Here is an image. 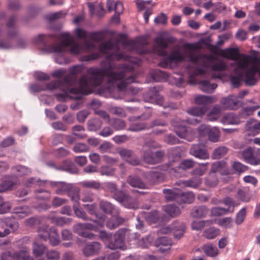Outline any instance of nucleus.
<instances>
[{"instance_id":"nucleus-3","label":"nucleus","mask_w":260,"mask_h":260,"mask_svg":"<svg viewBox=\"0 0 260 260\" xmlns=\"http://www.w3.org/2000/svg\"><path fill=\"white\" fill-rule=\"evenodd\" d=\"M116 52L118 54L122 55V57L120 59H116L113 58L109 62V64L112 65L111 68V72L114 73L116 75L113 81H110L108 79L106 78L107 80V89L109 91H111L112 89L116 88L118 90L122 91L124 90H128L133 94H137L139 90L132 85L128 84L133 82H135V79L132 75H128V73L131 71L132 69L125 64H122V66L117 67L116 63L114 62L115 60H120L124 58V55L122 53L119 52V49L117 51H113V52Z\"/></svg>"},{"instance_id":"nucleus-10","label":"nucleus","mask_w":260,"mask_h":260,"mask_svg":"<svg viewBox=\"0 0 260 260\" xmlns=\"http://www.w3.org/2000/svg\"><path fill=\"white\" fill-rule=\"evenodd\" d=\"M121 196L116 197L117 201L125 208L136 209L138 208V202L136 199L133 198L124 192L120 193Z\"/></svg>"},{"instance_id":"nucleus-50","label":"nucleus","mask_w":260,"mask_h":260,"mask_svg":"<svg viewBox=\"0 0 260 260\" xmlns=\"http://www.w3.org/2000/svg\"><path fill=\"white\" fill-rule=\"evenodd\" d=\"M220 233L219 230L214 227L210 228L206 230L204 232V236L208 239H212L216 238Z\"/></svg>"},{"instance_id":"nucleus-38","label":"nucleus","mask_w":260,"mask_h":260,"mask_svg":"<svg viewBox=\"0 0 260 260\" xmlns=\"http://www.w3.org/2000/svg\"><path fill=\"white\" fill-rule=\"evenodd\" d=\"M87 124L88 131H96L101 128L103 123L100 119L94 118L89 119Z\"/></svg>"},{"instance_id":"nucleus-6","label":"nucleus","mask_w":260,"mask_h":260,"mask_svg":"<svg viewBox=\"0 0 260 260\" xmlns=\"http://www.w3.org/2000/svg\"><path fill=\"white\" fill-rule=\"evenodd\" d=\"M215 98L211 96L204 95H197L194 98L196 104L203 105L201 107H194L188 111V113L192 117L187 118L185 121L191 124H196L200 122L201 117L203 115L207 110V106L215 102Z\"/></svg>"},{"instance_id":"nucleus-48","label":"nucleus","mask_w":260,"mask_h":260,"mask_svg":"<svg viewBox=\"0 0 260 260\" xmlns=\"http://www.w3.org/2000/svg\"><path fill=\"white\" fill-rule=\"evenodd\" d=\"M51 228L46 224L39 227L38 230L39 237L44 241H46L48 238Z\"/></svg>"},{"instance_id":"nucleus-57","label":"nucleus","mask_w":260,"mask_h":260,"mask_svg":"<svg viewBox=\"0 0 260 260\" xmlns=\"http://www.w3.org/2000/svg\"><path fill=\"white\" fill-rule=\"evenodd\" d=\"M100 208L101 210L107 214L112 213L114 209V206L109 202L106 201H102L100 203Z\"/></svg>"},{"instance_id":"nucleus-41","label":"nucleus","mask_w":260,"mask_h":260,"mask_svg":"<svg viewBox=\"0 0 260 260\" xmlns=\"http://www.w3.org/2000/svg\"><path fill=\"white\" fill-rule=\"evenodd\" d=\"M203 250L206 255L210 257H215L218 253L217 248L210 243L205 245Z\"/></svg>"},{"instance_id":"nucleus-18","label":"nucleus","mask_w":260,"mask_h":260,"mask_svg":"<svg viewBox=\"0 0 260 260\" xmlns=\"http://www.w3.org/2000/svg\"><path fill=\"white\" fill-rule=\"evenodd\" d=\"M242 156L245 160L251 165H258L260 164V158H257L253 154V150L249 147L242 152Z\"/></svg>"},{"instance_id":"nucleus-60","label":"nucleus","mask_w":260,"mask_h":260,"mask_svg":"<svg viewBox=\"0 0 260 260\" xmlns=\"http://www.w3.org/2000/svg\"><path fill=\"white\" fill-rule=\"evenodd\" d=\"M45 247L44 245L38 244L35 242L33 244L32 252L36 257L41 256L45 251Z\"/></svg>"},{"instance_id":"nucleus-28","label":"nucleus","mask_w":260,"mask_h":260,"mask_svg":"<svg viewBox=\"0 0 260 260\" xmlns=\"http://www.w3.org/2000/svg\"><path fill=\"white\" fill-rule=\"evenodd\" d=\"M34 43L43 50L48 52L47 49L52 47L51 45H48V40L47 37L44 35H39L33 40Z\"/></svg>"},{"instance_id":"nucleus-63","label":"nucleus","mask_w":260,"mask_h":260,"mask_svg":"<svg viewBox=\"0 0 260 260\" xmlns=\"http://www.w3.org/2000/svg\"><path fill=\"white\" fill-rule=\"evenodd\" d=\"M36 197L40 200H48L50 198V192L44 189H38L35 191Z\"/></svg>"},{"instance_id":"nucleus-58","label":"nucleus","mask_w":260,"mask_h":260,"mask_svg":"<svg viewBox=\"0 0 260 260\" xmlns=\"http://www.w3.org/2000/svg\"><path fill=\"white\" fill-rule=\"evenodd\" d=\"M212 223L211 220L194 221L191 224V227L194 230L199 231L202 230L206 225H210Z\"/></svg>"},{"instance_id":"nucleus-37","label":"nucleus","mask_w":260,"mask_h":260,"mask_svg":"<svg viewBox=\"0 0 260 260\" xmlns=\"http://www.w3.org/2000/svg\"><path fill=\"white\" fill-rule=\"evenodd\" d=\"M164 211L172 217H175L180 214L179 207L174 205H167L163 207Z\"/></svg>"},{"instance_id":"nucleus-54","label":"nucleus","mask_w":260,"mask_h":260,"mask_svg":"<svg viewBox=\"0 0 260 260\" xmlns=\"http://www.w3.org/2000/svg\"><path fill=\"white\" fill-rule=\"evenodd\" d=\"M14 256L17 260H34L33 258L29 255L28 252L25 250L14 252Z\"/></svg>"},{"instance_id":"nucleus-21","label":"nucleus","mask_w":260,"mask_h":260,"mask_svg":"<svg viewBox=\"0 0 260 260\" xmlns=\"http://www.w3.org/2000/svg\"><path fill=\"white\" fill-rule=\"evenodd\" d=\"M202 183V179L199 177H194L185 181L180 180L176 183L181 187H187L197 188Z\"/></svg>"},{"instance_id":"nucleus-62","label":"nucleus","mask_w":260,"mask_h":260,"mask_svg":"<svg viewBox=\"0 0 260 260\" xmlns=\"http://www.w3.org/2000/svg\"><path fill=\"white\" fill-rule=\"evenodd\" d=\"M14 172L17 173L19 176L28 175L30 174L31 170L25 166L18 165L13 168Z\"/></svg>"},{"instance_id":"nucleus-33","label":"nucleus","mask_w":260,"mask_h":260,"mask_svg":"<svg viewBox=\"0 0 260 260\" xmlns=\"http://www.w3.org/2000/svg\"><path fill=\"white\" fill-rule=\"evenodd\" d=\"M82 226L81 223H78L75 224L73 226L74 232L81 237L93 239L94 238V235L92 233L84 231Z\"/></svg>"},{"instance_id":"nucleus-39","label":"nucleus","mask_w":260,"mask_h":260,"mask_svg":"<svg viewBox=\"0 0 260 260\" xmlns=\"http://www.w3.org/2000/svg\"><path fill=\"white\" fill-rule=\"evenodd\" d=\"M200 85L201 89L207 93H212L217 86L216 83L211 84L208 81L205 80L201 81Z\"/></svg>"},{"instance_id":"nucleus-64","label":"nucleus","mask_w":260,"mask_h":260,"mask_svg":"<svg viewBox=\"0 0 260 260\" xmlns=\"http://www.w3.org/2000/svg\"><path fill=\"white\" fill-rule=\"evenodd\" d=\"M182 154L181 150L178 147H174L170 150L169 157H172V161H176L179 160Z\"/></svg>"},{"instance_id":"nucleus-29","label":"nucleus","mask_w":260,"mask_h":260,"mask_svg":"<svg viewBox=\"0 0 260 260\" xmlns=\"http://www.w3.org/2000/svg\"><path fill=\"white\" fill-rule=\"evenodd\" d=\"M16 20V16L13 15L9 18L7 22V26L8 29V35L10 38H14L17 34V30L15 25Z\"/></svg>"},{"instance_id":"nucleus-31","label":"nucleus","mask_w":260,"mask_h":260,"mask_svg":"<svg viewBox=\"0 0 260 260\" xmlns=\"http://www.w3.org/2000/svg\"><path fill=\"white\" fill-rule=\"evenodd\" d=\"M208 209L205 206L194 207L191 211V215L194 218L204 217L208 214Z\"/></svg>"},{"instance_id":"nucleus-25","label":"nucleus","mask_w":260,"mask_h":260,"mask_svg":"<svg viewBox=\"0 0 260 260\" xmlns=\"http://www.w3.org/2000/svg\"><path fill=\"white\" fill-rule=\"evenodd\" d=\"M162 192L167 201H175L179 203L180 189L177 188L164 189Z\"/></svg>"},{"instance_id":"nucleus-26","label":"nucleus","mask_w":260,"mask_h":260,"mask_svg":"<svg viewBox=\"0 0 260 260\" xmlns=\"http://www.w3.org/2000/svg\"><path fill=\"white\" fill-rule=\"evenodd\" d=\"M172 244V240L167 236L158 238L155 242V245L157 247H160L162 252L169 249Z\"/></svg>"},{"instance_id":"nucleus-52","label":"nucleus","mask_w":260,"mask_h":260,"mask_svg":"<svg viewBox=\"0 0 260 260\" xmlns=\"http://www.w3.org/2000/svg\"><path fill=\"white\" fill-rule=\"evenodd\" d=\"M47 180H42L34 177L28 178L25 182V185L27 187H31L35 185L39 186L46 185Z\"/></svg>"},{"instance_id":"nucleus-8","label":"nucleus","mask_w":260,"mask_h":260,"mask_svg":"<svg viewBox=\"0 0 260 260\" xmlns=\"http://www.w3.org/2000/svg\"><path fill=\"white\" fill-rule=\"evenodd\" d=\"M172 124L174 127L175 133L181 139L191 142L195 138V131L190 127L185 126L183 120L175 118L172 120Z\"/></svg>"},{"instance_id":"nucleus-1","label":"nucleus","mask_w":260,"mask_h":260,"mask_svg":"<svg viewBox=\"0 0 260 260\" xmlns=\"http://www.w3.org/2000/svg\"><path fill=\"white\" fill-rule=\"evenodd\" d=\"M100 51L107 54L106 60L102 62V68H90L87 70V75L82 76L79 80V86L75 87L76 82L75 76L81 73L84 67L76 65L69 68L70 73L65 76L63 80L54 81L47 85L49 89H60L61 93H57L56 97L58 101H63L67 98L79 99L82 95H87L92 92V88L100 86L104 79L107 78L109 81L114 80L116 75L111 72L112 65L109 62L113 58L120 59L122 55L113 51L118 49V42L114 43L112 40L102 43L99 46Z\"/></svg>"},{"instance_id":"nucleus-40","label":"nucleus","mask_w":260,"mask_h":260,"mask_svg":"<svg viewBox=\"0 0 260 260\" xmlns=\"http://www.w3.org/2000/svg\"><path fill=\"white\" fill-rule=\"evenodd\" d=\"M172 228L173 230L175 237L179 239L183 236L184 233L185 225L183 223L177 222L175 223Z\"/></svg>"},{"instance_id":"nucleus-61","label":"nucleus","mask_w":260,"mask_h":260,"mask_svg":"<svg viewBox=\"0 0 260 260\" xmlns=\"http://www.w3.org/2000/svg\"><path fill=\"white\" fill-rule=\"evenodd\" d=\"M208 134L209 140L212 142H216L218 141L220 137V132L216 127L211 128Z\"/></svg>"},{"instance_id":"nucleus-59","label":"nucleus","mask_w":260,"mask_h":260,"mask_svg":"<svg viewBox=\"0 0 260 260\" xmlns=\"http://www.w3.org/2000/svg\"><path fill=\"white\" fill-rule=\"evenodd\" d=\"M109 124L116 131L122 129L125 127L124 121L118 118L111 120Z\"/></svg>"},{"instance_id":"nucleus-23","label":"nucleus","mask_w":260,"mask_h":260,"mask_svg":"<svg viewBox=\"0 0 260 260\" xmlns=\"http://www.w3.org/2000/svg\"><path fill=\"white\" fill-rule=\"evenodd\" d=\"M145 100L146 102H150V103H155L156 104L159 105L161 106L164 107L165 108L170 107L171 108H175L172 105H167L164 104L163 103V98L160 96L157 92H155L153 94V95H151L150 93H148L145 96Z\"/></svg>"},{"instance_id":"nucleus-47","label":"nucleus","mask_w":260,"mask_h":260,"mask_svg":"<svg viewBox=\"0 0 260 260\" xmlns=\"http://www.w3.org/2000/svg\"><path fill=\"white\" fill-rule=\"evenodd\" d=\"M51 223L56 225L62 226L64 224H69L72 221L70 218L64 217H53L51 218Z\"/></svg>"},{"instance_id":"nucleus-35","label":"nucleus","mask_w":260,"mask_h":260,"mask_svg":"<svg viewBox=\"0 0 260 260\" xmlns=\"http://www.w3.org/2000/svg\"><path fill=\"white\" fill-rule=\"evenodd\" d=\"M15 184V182L13 180L12 178L10 177L4 178L0 183V192L12 189Z\"/></svg>"},{"instance_id":"nucleus-45","label":"nucleus","mask_w":260,"mask_h":260,"mask_svg":"<svg viewBox=\"0 0 260 260\" xmlns=\"http://www.w3.org/2000/svg\"><path fill=\"white\" fill-rule=\"evenodd\" d=\"M259 108L257 106H247L243 108L239 113L242 120L245 119L247 116L252 115L253 112Z\"/></svg>"},{"instance_id":"nucleus-16","label":"nucleus","mask_w":260,"mask_h":260,"mask_svg":"<svg viewBox=\"0 0 260 260\" xmlns=\"http://www.w3.org/2000/svg\"><path fill=\"white\" fill-rule=\"evenodd\" d=\"M87 6L90 15H96L99 18H102L105 15L106 11L101 3H88Z\"/></svg>"},{"instance_id":"nucleus-49","label":"nucleus","mask_w":260,"mask_h":260,"mask_svg":"<svg viewBox=\"0 0 260 260\" xmlns=\"http://www.w3.org/2000/svg\"><path fill=\"white\" fill-rule=\"evenodd\" d=\"M105 186L107 189L112 193L113 198L117 200L116 197L119 196V197L121 196L120 193H122L123 192L121 191H119L117 188L116 185L112 182H107L105 183Z\"/></svg>"},{"instance_id":"nucleus-51","label":"nucleus","mask_w":260,"mask_h":260,"mask_svg":"<svg viewBox=\"0 0 260 260\" xmlns=\"http://www.w3.org/2000/svg\"><path fill=\"white\" fill-rule=\"evenodd\" d=\"M208 164V163L200 164L198 167L195 168L191 172V174L199 177L203 175L208 170L207 165Z\"/></svg>"},{"instance_id":"nucleus-42","label":"nucleus","mask_w":260,"mask_h":260,"mask_svg":"<svg viewBox=\"0 0 260 260\" xmlns=\"http://www.w3.org/2000/svg\"><path fill=\"white\" fill-rule=\"evenodd\" d=\"M142 155L145 162L148 164H155L154 153L151 150L142 148Z\"/></svg>"},{"instance_id":"nucleus-46","label":"nucleus","mask_w":260,"mask_h":260,"mask_svg":"<svg viewBox=\"0 0 260 260\" xmlns=\"http://www.w3.org/2000/svg\"><path fill=\"white\" fill-rule=\"evenodd\" d=\"M123 221V220L122 218L118 216H113L107 221L106 225L109 229L113 230L116 228Z\"/></svg>"},{"instance_id":"nucleus-15","label":"nucleus","mask_w":260,"mask_h":260,"mask_svg":"<svg viewBox=\"0 0 260 260\" xmlns=\"http://www.w3.org/2000/svg\"><path fill=\"white\" fill-rule=\"evenodd\" d=\"M105 220V215H101L98 219L93 220V223H81L84 231L86 230L98 231L100 228L103 227ZM92 221V220H91Z\"/></svg>"},{"instance_id":"nucleus-14","label":"nucleus","mask_w":260,"mask_h":260,"mask_svg":"<svg viewBox=\"0 0 260 260\" xmlns=\"http://www.w3.org/2000/svg\"><path fill=\"white\" fill-rule=\"evenodd\" d=\"M189 153L200 159H207L209 157V155L207 150L203 148L199 144L193 145L190 149Z\"/></svg>"},{"instance_id":"nucleus-32","label":"nucleus","mask_w":260,"mask_h":260,"mask_svg":"<svg viewBox=\"0 0 260 260\" xmlns=\"http://www.w3.org/2000/svg\"><path fill=\"white\" fill-rule=\"evenodd\" d=\"M179 199L178 204L181 203H192L195 198L194 193L192 191H187L186 192H183L180 190L179 193Z\"/></svg>"},{"instance_id":"nucleus-43","label":"nucleus","mask_w":260,"mask_h":260,"mask_svg":"<svg viewBox=\"0 0 260 260\" xmlns=\"http://www.w3.org/2000/svg\"><path fill=\"white\" fill-rule=\"evenodd\" d=\"M78 45L81 47V50L79 52V54L83 51H90L93 50L95 48V45L90 39L88 40L87 38L85 39L82 44L77 42Z\"/></svg>"},{"instance_id":"nucleus-4","label":"nucleus","mask_w":260,"mask_h":260,"mask_svg":"<svg viewBox=\"0 0 260 260\" xmlns=\"http://www.w3.org/2000/svg\"><path fill=\"white\" fill-rule=\"evenodd\" d=\"M81 48L72 35L69 32H63L60 34V42L52 45V47L48 48L47 50L48 52L56 54L55 57L56 63L64 64L70 62V58L65 55L67 50L71 54L77 55L79 54Z\"/></svg>"},{"instance_id":"nucleus-24","label":"nucleus","mask_w":260,"mask_h":260,"mask_svg":"<svg viewBox=\"0 0 260 260\" xmlns=\"http://www.w3.org/2000/svg\"><path fill=\"white\" fill-rule=\"evenodd\" d=\"M56 169L59 170L65 171L71 174H76L78 172V169L73 162L68 159L63 160L62 164L56 167Z\"/></svg>"},{"instance_id":"nucleus-5","label":"nucleus","mask_w":260,"mask_h":260,"mask_svg":"<svg viewBox=\"0 0 260 260\" xmlns=\"http://www.w3.org/2000/svg\"><path fill=\"white\" fill-rule=\"evenodd\" d=\"M189 59L196 67L193 73H190L188 76V81L190 84H195L197 75L204 74L207 69L211 66L215 58L213 55L206 54H195L189 52Z\"/></svg>"},{"instance_id":"nucleus-12","label":"nucleus","mask_w":260,"mask_h":260,"mask_svg":"<svg viewBox=\"0 0 260 260\" xmlns=\"http://www.w3.org/2000/svg\"><path fill=\"white\" fill-rule=\"evenodd\" d=\"M220 103L223 108L227 110H236L239 107V101L234 95L222 98Z\"/></svg>"},{"instance_id":"nucleus-55","label":"nucleus","mask_w":260,"mask_h":260,"mask_svg":"<svg viewBox=\"0 0 260 260\" xmlns=\"http://www.w3.org/2000/svg\"><path fill=\"white\" fill-rule=\"evenodd\" d=\"M81 184L84 187L92 188L96 190L100 189L102 188L101 183L97 181H84L82 182Z\"/></svg>"},{"instance_id":"nucleus-9","label":"nucleus","mask_w":260,"mask_h":260,"mask_svg":"<svg viewBox=\"0 0 260 260\" xmlns=\"http://www.w3.org/2000/svg\"><path fill=\"white\" fill-rule=\"evenodd\" d=\"M126 232V229H120L115 234L112 235L107 243V247L112 250L117 249L125 250L126 246L124 244V239Z\"/></svg>"},{"instance_id":"nucleus-56","label":"nucleus","mask_w":260,"mask_h":260,"mask_svg":"<svg viewBox=\"0 0 260 260\" xmlns=\"http://www.w3.org/2000/svg\"><path fill=\"white\" fill-rule=\"evenodd\" d=\"M232 167L235 173L239 175L245 172L248 169V167L247 166L243 165L239 161L233 162L232 165Z\"/></svg>"},{"instance_id":"nucleus-30","label":"nucleus","mask_w":260,"mask_h":260,"mask_svg":"<svg viewBox=\"0 0 260 260\" xmlns=\"http://www.w3.org/2000/svg\"><path fill=\"white\" fill-rule=\"evenodd\" d=\"M149 74L152 79L156 82L166 80L168 78V75L166 72L158 69L151 70Z\"/></svg>"},{"instance_id":"nucleus-13","label":"nucleus","mask_w":260,"mask_h":260,"mask_svg":"<svg viewBox=\"0 0 260 260\" xmlns=\"http://www.w3.org/2000/svg\"><path fill=\"white\" fill-rule=\"evenodd\" d=\"M118 152L120 156L129 164L133 166H136L139 164V159L132 150L126 148H122Z\"/></svg>"},{"instance_id":"nucleus-17","label":"nucleus","mask_w":260,"mask_h":260,"mask_svg":"<svg viewBox=\"0 0 260 260\" xmlns=\"http://www.w3.org/2000/svg\"><path fill=\"white\" fill-rule=\"evenodd\" d=\"M221 55L223 57L233 60H238L242 57V55H239V50L237 48H228L221 51Z\"/></svg>"},{"instance_id":"nucleus-27","label":"nucleus","mask_w":260,"mask_h":260,"mask_svg":"<svg viewBox=\"0 0 260 260\" xmlns=\"http://www.w3.org/2000/svg\"><path fill=\"white\" fill-rule=\"evenodd\" d=\"M245 129L249 132V134L255 135L260 132V122L253 119L248 120L245 124Z\"/></svg>"},{"instance_id":"nucleus-44","label":"nucleus","mask_w":260,"mask_h":260,"mask_svg":"<svg viewBox=\"0 0 260 260\" xmlns=\"http://www.w3.org/2000/svg\"><path fill=\"white\" fill-rule=\"evenodd\" d=\"M218 178L215 173H210L205 179V184L208 187H215L218 184Z\"/></svg>"},{"instance_id":"nucleus-36","label":"nucleus","mask_w":260,"mask_h":260,"mask_svg":"<svg viewBox=\"0 0 260 260\" xmlns=\"http://www.w3.org/2000/svg\"><path fill=\"white\" fill-rule=\"evenodd\" d=\"M48 239L49 240L50 244L53 246H57L60 243V238L55 228L51 227Z\"/></svg>"},{"instance_id":"nucleus-2","label":"nucleus","mask_w":260,"mask_h":260,"mask_svg":"<svg viewBox=\"0 0 260 260\" xmlns=\"http://www.w3.org/2000/svg\"><path fill=\"white\" fill-rule=\"evenodd\" d=\"M236 65L237 67L233 70L235 76L230 77L234 87H238L242 80L248 86L256 84L257 82L256 74L257 73L260 76L259 58L255 55H242Z\"/></svg>"},{"instance_id":"nucleus-53","label":"nucleus","mask_w":260,"mask_h":260,"mask_svg":"<svg viewBox=\"0 0 260 260\" xmlns=\"http://www.w3.org/2000/svg\"><path fill=\"white\" fill-rule=\"evenodd\" d=\"M30 212L29 209L27 207H16L13 210V213L17 214V217L23 218L29 214Z\"/></svg>"},{"instance_id":"nucleus-20","label":"nucleus","mask_w":260,"mask_h":260,"mask_svg":"<svg viewBox=\"0 0 260 260\" xmlns=\"http://www.w3.org/2000/svg\"><path fill=\"white\" fill-rule=\"evenodd\" d=\"M101 244L98 242H93L87 244L83 250L86 256H90L98 254L101 249Z\"/></svg>"},{"instance_id":"nucleus-34","label":"nucleus","mask_w":260,"mask_h":260,"mask_svg":"<svg viewBox=\"0 0 260 260\" xmlns=\"http://www.w3.org/2000/svg\"><path fill=\"white\" fill-rule=\"evenodd\" d=\"M148 178L152 183H157L163 181L165 176L161 172L151 171L148 174Z\"/></svg>"},{"instance_id":"nucleus-11","label":"nucleus","mask_w":260,"mask_h":260,"mask_svg":"<svg viewBox=\"0 0 260 260\" xmlns=\"http://www.w3.org/2000/svg\"><path fill=\"white\" fill-rule=\"evenodd\" d=\"M72 184L64 182L49 181L47 180L46 186H49L55 189V193L62 195L67 193L71 188Z\"/></svg>"},{"instance_id":"nucleus-22","label":"nucleus","mask_w":260,"mask_h":260,"mask_svg":"<svg viewBox=\"0 0 260 260\" xmlns=\"http://www.w3.org/2000/svg\"><path fill=\"white\" fill-rule=\"evenodd\" d=\"M127 182L133 187L140 189H146L148 188V185L137 176H129L127 179Z\"/></svg>"},{"instance_id":"nucleus-7","label":"nucleus","mask_w":260,"mask_h":260,"mask_svg":"<svg viewBox=\"0 0 260 260\" xmlns=\"http://www.w3.org/2000/svg\"><path fill=\"white\" fill-rule=\"evenodd\" d=\"M186 56V51L175 49L173 50L168 56L163 58L158 65L164 68H173L179 62L185 61Z\"/></svg>"},{"instance_id":"nucleus-19","label":"nucleus","mask_w":260,"mask_h":260,"mask_svg":"<svg viewBox=\"0 0 260 260\" xmlns=\"http://www.w3.org/2000/svg\"><path fill=\"white\" fill-rule=\"evenodd\" d=\"M243 121L240 114L233 112L228 113L221 119V122L224 124H239Z\"/></svg>"}]
</instances>
